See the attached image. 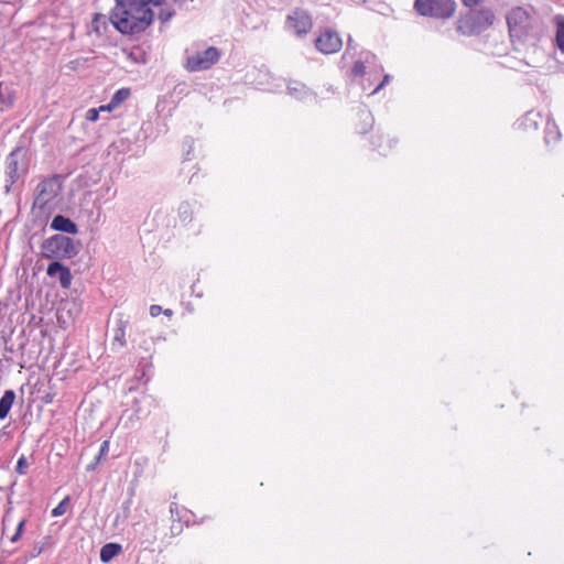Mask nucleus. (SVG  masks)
Returning <instances> with one entry per match:
<instances>
[{
	"label": "nucleus",
	"mask_w": 564,
	"mask_h": 564,
	"mask_svg": "<svg viewBox=\"0 0 564 564\" xmlns=\"http://www.w3.org/2000/svg\"><path fill=\"white\" fill-rule=\"evenodd\" d=\"M164 0H116L110 21L122 34H137L147 30L153 22L150 6H161Z\"/></svg>",
	"instance_id": "nucleus-1"
},
{
	"label": "nucleus",
	"mask_w": 564,
	"mask_h": 564,
	"mask_svg": "<svg viewBox=\"0 0 564 564\" xmlns=\"http://www.w3.org/2000/svg\"><path fill=\"white\" fill-rule=\"evenodd\" d=\"M509 28L510 37L512 40L525 41L536 37L535 17H531L527 10L521 7L513 8L506 17Z\"/></svg>",
	"instance_id": "nucleus-2"
},
{
	"label": "nucleus",
	"mask_w": 564,
	"mask_h": 564,
	"mask_svg": "<svg viewBox=\"0 0 564 564\" xmlns=\"http://www.w3.org/2000/svg\"><path fill=\"white\" fill-rule=\"evenodd\" d=\"M80 242L67 236L56 234L45 239L42 245V252L48 259H72L78 254L80 250Z\"/></svg>",
	"instance_id": "nucleus-3"
},
{
	"label": "nucleus",
	"mask_w": 564,
	"mask_h": 564,
	"mask_svg": "<svg viewBox=\"0 0 564 564\" xmlns=\"http://www.w3.org/2000/svg\"><path fill=\"white\" fill-rule=\"evenodd\" d=\"M413 7L420 15L435 19H449L456 9L454 0H415Z\"/></svg>",
	"instance_id": "nucleus-4"
},
{
	"label": "nucleus",
	"mask_w": 564,
	"mask_h": 564,
	"mask_svg": "<svg viewBox=\"0 0 564 564\" xmlns=\"http://www.w3.org/2000/svg\"><path fill=\"white\" fill-rule=\"evenodd\" d=\"M62 189L61 182L57 177H52L42 181L36 186V195L33 202V207L45 208L46 205L52 203Z\"/></svg>",
	"instance_id": "nucleus-5"
},
{
	"label": "nucleus",
	"mask_w": 564,
	"mask_h": 564,
	"mask_svg": "<svg viewBox=\"0 0 564 564\" xmlns=\"http://www.w3.org/2000/svg\"><path fill=\"white\" fill-rule=\"evenodd\" d=\"M25 151L22 148H17L10 152L6 159V174H7V187L13 185L20 176L26 172V165L24 163Z\"/></svg>",
	"instance_id": "nucleus-6"
},
{
	"label": "nucleus",
	"mask_w": 564,
	"mask_h": 564,
	"mask_svg": "<svg viewBox=\"0 0 564 564\" xmlns=\"http://www.w3.org/2000/svg\"><path fill=\"white\" fill-rule=\"evenodd\" d=\"M313 28L310 13L303 9H295L286 17L285 29L297 36L307 34Z\"/></svg>",
	"instance_id": "nucleus-7"
},
{
	"label": "nucleus",
	"mask_w": 564,
	"mask_h": 564,
	"mask_svg": "<svg viewBox=\"0 0 564 564\" xmlns=\"http://www.w3.org/2000/svg\"><path fill=\"white\" fill-rule=\"evenodd\" d=\"M219 57V51L216 47L210 46L203 52H197L196 54L188 56L186 61V68L189 72L205 70L217 63Z\"/></svg>",
	"instance_id": "nucleus-8"
},
{
	"label": "nucleus",
	"mask_w": 564,
	"mask_h": 564,
	"mask_svg": "<svg viewBox=\"0 0 564 564\" xmlns=\"http://www.w3.org/2000/svg\"><path fill=\"white\" fill-rule=\"evenodd\" d=\"M343 40L340 35L333 30L326 29L315 40V47L323 54H334L340 51Z\"/></svg>",
	"instance_id": "nucleus-9"
},
{
	"label": "nucleus",
	"mask_w": 564,
	"mask_h": 564,
	"mask_svg": "<svg viewBox=\"0 0 564 564\" xmlns=\"http://www.w3.org/2000/svg\"><path fill=\"white\" fill-rule=\"evenodd\" d=\"M495 20V15L490 9H480L471 11L465 19V23L469 26L471 33H481L488 29Z\"/></svg>",
	"instance_id": "nucleus-10"
},
{
	"label": "nucleus",
	"mask_w": 564,
	"mask_h": 564,
	"mask_svg": "<svg viewBox=\"0 0 564 564\" xmlns=\"http://www.w3.org/2000/svg\"><path fill=\"white\" fill-rule=\"evenodd\" d=\"M46 273L50 278H56L63 289H68L72 284L70 270L62 264L59 261L51 262L47 267Z\"/></svg>",
	"instance_id": "nucleus-11"
},
{
	"label": "nucleus",
	"mask_w": 564,
	"mask_h": 564,
	"mask_svg": "<svg viewBox=\"0 0 564 564\" xmlns=\"http://www.w3.org/2000/svg\"><path fill=\"white\" fill-rule=\"evenodd\" d=\"M51 229L65 234L76 235L78 232L77 225L63 215H56L50 225Z\"/></svg>",
	"instance_id": "nucleus-12"
},
{
	"label": "nucleus",
	"mask_w": 564,
	"mask_h": 564,
	"mask_svg": "<svg viewBox=\"0 0 564 564\" xmlns=\"http://www.w3.org/2000/svg\"><path fill=\"white\" fill-rule=\"evenodd\" d=\"M288 93L289 95L300 100L306 99L312 95V91L300 82H291L288 85Z\"/></svg>",
	"instance_id": "nucleus-13"
},
{
	"label": "nucleus",
	"mask_w": 564,
	"mask_h": 564,
	"mask_svg": "<svg viewBox=\"0 0 564 564\" xmlns=\"http://www.w3.org/2000/svg\"><path fill=\"white\" fill-rule=\"evenodd\" d=\"M15 400V393L13 390L4 391L0 399V419L3 420L8 416L10 409Z\"/></svg>",
	"instance_id": "nucleus-14"
},
{
	"label": "nucleus",
	"mask_w": 564,
	"mask_h": 564,
	"mask_svg": "<svg viewBox=\"0 0 564 564\" xmlns=\"http://www.w3.org/2000/svg\"><path fill=\"white\" fill-rule=\"evenodd\" d=\"M130 96V89L129 88H121L115 93L112 96L110 102L107 106H101L100 110H112L113 108L118 107L122 101L127 100Z\"/></svg>",
	"instance_id": "nucleus-15"
},
{
	"label": "nucleus",
	"mask_w": 564,
	"mask_h": 564,
	"mask_svg": "<svg viewBox=\"0 0 564 564\" xmlns=\"http://www.w3.org/2000/svg\"><path fill=\"white\" fill-rule=\"evenodd\" d=\"M121 545L117 543H107L100 550V560L102 563L110 562L121 552Z\"/></svg>",
	"instance_id": "nucleus-16"
},
{
	"label": "nucleus",
	"mask_w": 564,
	"mask_h": 564,
	"mask_svg": "<svg viewBox=\"0 0 564 564\" xmlns=\"http://www.w3.org/2000/svg\"><path fill=\"white\" fill-rule=\"evenodd\" d=\"M553 21L556 26V45L564 53V15L557 14L554 17Z\"/></svg>",
	"instance_id": "nucleus-17"
},
{
	"label": "nucleus",
	"mask_w": 564,
	"mask_h": 564,
	"mask_svg": "<svg viewBox=\"0 0 564 564\" xmlns=\"http://www.w3.org/2000/svg\"><path fill=\"white\" fill-rule=\"evenodd\" d=\"M126 324L127 322L120 319L113 329V345H118L120 348L126 345Z\"/></svg>",
	"instance_id": "nucleus-18"
},
{
	"label": "nucleus",
	"mask_w": 564,
	"mask_h": 564,
	"mask_svg": "<svg viewBox=\"0 0 564 564\" xmlns=\"http://www.w3.org/2000/svg\"><path fill=\"white\" fill-rule=\"evenodd\" d=\"M178 216L182 223H188L192 220L193 210L187 202H184L178 207Z\"/></svg>",
	"instance_id": "nucleus-19"
},
{
	"label": "nucleus",
	"mask_w": 564,
	"mask_h": 564,
	"mask_svg": "<svg viewBox=\"0 0 564 564\" xmlns=\"http://www.w3.org/2000/svg\"><path fill=\"white\" fill-rule=\"evenodd\" d=\"M69 501V498H64L53 510L52 516L53 517H59L65 513L67 503Z\"/></svg>",
	"instance_id": "nucleus-20"
},
{
	"label": "nucleus",
	"mask_w": 564,
	"mask_h": 564,
	"mask_svg": "<svg viewBox=\"0 0 564 564\" xmlns=\"http://www.w3.org/2000/svg\"><path fill=\"white\" fill-rule=\"evenodd\" d=\"M29 467V464H28V460L24 456H21L19 459H18V463H17V466H15V470L18 474L20 475H24L26 469Z\"/></svg>",
	"instance_id": "nucleus-21"
},
{
	"label": "nucleus",
	"mask_w": 564,
	"mask_h": 564,
	"mask_svg": "<svg viewBox=\"0 0 564 564\" xmlns=\"http://www.w3.org/2000/svg\"><path fill=\"white\" fill-rule=\"evenodd\" d=\"M24 524H25V520H21V521L18 523V527H17L15 533H14V534L11 536V539H10V540H11V542H13V543H14V542H17V541L20 539V536H21V534H22V532H23Z\"/></svg>",
	"instance_id": "nucleus-22"
},
{
	"label": "nucleus",
	"mask_w": 564,
	"mask_h": 564,
	"mask_svg": "<svg viewBox=\"0 0 564 564\" xmlns=\"http://www.w3.org/2000/svg\"><path fill=\"white\" fill-rule=\"evenodd\" d=\"M99 110H100V108L99 109H95V108L88 109L86 112V119L91 122L97 121L99 118Z\"/></svg>",
	"instance_id": "nucleus-23"
},
{
	"label": "nucleus",
	"mask_w": 564,
	"mask_h": 564,
	"mask_svg": "<svg viewBox=\"0 0 564 564\" xmlns=\"http://www.w3.org/2000/svg\"><path fill=\"white\" fill-rule=\"evenodd\" d=\"M183 527L180 521H175L172 523L170 528L171 536H177L182 533Z\"/></svg>",
	"instance_id": "nucleus-24"
},
{
	"label": "nucleus",
	"mask_w": 564,
	"mask_h": 564,
	"mask_svg": "<svg viewBox=\"0 0 564 564\" xmlns=\"http://www.w3.org/2000/svg\"><path fill=\"white\" fill-rule=\"evenodd\" d=\"M174 15V11H170V10H162L160 13H159V19L165 23L167 21H170L172 19V17Z\"/></svg>",
	"instance_id": "nucleus-25"
},
{
	"label": "nucleus",
	"mask_w": 564,
	"mask_h": 564,
	"mask_svg": "<svg viewBox=\"0 0 564 564\" xmlns=\"http://www.w3.org/2000/svg\"><path fill=\"white\" fill-rule=\"evenodd\" d=\"M365 69H366V66L364 65L362 62H356L352 67V73L355 75H364Z\"/></svg>",
	"instance_id": "nucleus-26"
},
{
	"label": "nucleus",
	"mask_w": 564,
	"mask_h": 564,
	"mask_svg": "<svg viewBox=\"0 0 564 564\" xmlns=\"http://www.w3.org/2000/svg\"><path fill=\"white\" fill-rule=\"evenodd\" d=\"M108 448H109V442L108 441H104L101 443V445H100L98 459H100L101 456H104V455H106L108 453Z\"/></svg>",
	"instance_id": "nucleus-27"
},
{
	"label": "nucleus",
	"mask_w": 564,
	"mask_h": 564,
	"mask_svg": "<svg viewBox=\"0 0 564 564\" xmlns=\"http://www.w3.org/2000/svg\"><path fill=\"white\" fill-rule=\"evenodd\" d=\"M162 312V307L160 305H151L150 306V314L155 317L159 316Z\"/></svg>",
	"instance_id": "nucleus-28"
},
{
	"label": "nucleus",
	"mask_w": 564,
	"mask_h": 564,
	"mask_svg": "<svg viewBox=\"0 0 564 564\" xmlns=\"http://www.w3.org/2000/svg\"><path fill=\"white\" fill-rule=\"evenodd\" d=\"M390 80V76L386 75L382 79V82L376 87V89L372 91V94H376L379 91L382 87H384Z\"/></svg>",
	"instance_id": "nucleus-29"
},
{
	"label": "nucleus",
	"mask_w": 564,
	"mask_h": 564,
	"mask_svg": "<svg viewBox=\"0 0 564 564\" xmlns=\"http://www.w3.org/2000/svg\"><path fill=\"white\" fill-rule=\"evenodd\" d=\"M466 7L473 8L479 4L482 0H462Z\"/></svg>",
	"instance_id": "nucleus-30"
},
{
	"label": "nucleus",
	"mask_w": 564,
	"mask_h": 564,
	"mask_svg": "<svg viewBox=\"0 0 564 564\" xmlns=\"http://www.w3.org/2000/svg\"><path fill=\"white\" fill-rule=\"evenodd\" d=\"M100 19H104V15L97 13V14H95V18L93 20V24L97 31H98V22Z\"/></svg>",
	"instance_id": "nucleus-31"
},
{
	"label": "nucleus",
	"mask_w": 564,
	"mask_h": 564,
	"mask_svg": "<svg viewBox=\"0 0 564 564\" xmlns=\"http://www.w3.org/2000/svg\"><path fill=\"white\" fill-rule=\"evenodd\" d=\"M164 314H165V315H167V316H171V315L173 314V312H172V310L166 308V310L164 311Z\"/></svg>",
	"instance_id": "nucleus-32"
}]
</instances>
